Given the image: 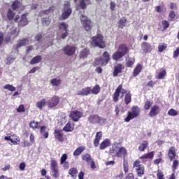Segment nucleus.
Wrapping results in <instances>:
<instances>
[{"label": "nucleus", "instance_id": "f257e3e1", "mask_svg": "<svg viewBox=\"0 0 179 179\" xmlns=\"http://www.w3.org/2000/svg\"><path fill=\"white\" fill-rule=\"evenodd\" d=\"M92 45L93 47H99V48H104L106 47V42H104V38L101 34H97L92 38Z\"/></svg>", "mask_w": 179, "mask_h": 179}, {"label": "nucleus", "instance_id": "f03ea898", "mask_svg": "<svg viewBox=\"0 0 179 179\" xmlns=\"http://www.w3.org/2000/svg\"><path fill=\"white\" fill-rule=\"evenodd\" d=\"M139 114H141V109H139V107L133 106L131 111L127 112V116L124 120V122H129L131 120L139 117Z\"/></svg>", "mask_w": 179, "mask_h": 179}, {"label": "nucleus", "instance_id": "7ed1b4c3", "mask_svg": "<svg viewBox=\"0 0 179 179\" xmlns=\"http://www.w3.org/2000/svg\"><path fill=\"white\" fill-rule=\"evenodd\" d=\"M110 153L115 157H122L127 155V150L124 147L118 148L117 145H113L110 150Z\"/></svg>", "mask_w": 179, "mask_h": 179}, {"label": "nucleus", "instance_id": "20e7f679", "mask_svg": "<svg viewBox=\"0 0 179 179\" xmlns=\"http://www.w3.org/2000/svg\"><path fill=\"white\" fill-rule=\"evenodd\" d=\"M127 52H128V48L127 45H121L119 47L118 50L113 55V59H114V61H118L119 59H121Z\"/></svg>", "mask_w": 179, "mask_h": 179}, {"label": "nucleus", "instance_id": "39448f33", "mask_svg": "<svg viewBox=\"0 0 179 179\" xmlns=\"http://www.w3.org/2000/svg\"><path fill=\"white\" fill-rule=\"evenodd\" d=\"M80 20L86 31H90V30H92V27H93V22H92V20L89 19L86 15L81 14L80 16Z\"/></svg>", "mask_w": 179, "mask_h": 179}, {"label": "nucleus", "instance_id": "423d86ee", "mask_svg": "<svg viewBox=\"0 0 179 179\" xmlns=\"http://www.w3.org/2000/svg\"><path fill=\"white\" fill-rule=\"evenodd\" d=\"M110 61V55L108 52H105L103 54V57H100L99 59H96L94 65L95 66H97L99 65H101L102 66H105V65H107L108 64V62Z\"/></svg>", "mask_w": 179, "mask_h": 179}, {"label": "nucleus", "instance_id": "0eeeda50", "mask_svg": "<svg viewBox=\"0 0 179 179\" xmlns=\"http://www.w3.org/2000/svg\"><path fill=\"white\" fill-rule=\"evenodd\" d=\"M71 15H72V8H71V3L67 1L64 5L62 18L63 20H65L66 19H68Z\"/></svg>", "mask_w": 179, "mask_h": 179}, {"label": "nucleus", "instance_id": "6e6552de", "mask_svg": "<svg viewBox=\"0 0 179 179\" xmlns=\"http://www.w3.org/2000/svg\"><path fill=\"white\" fill-rule=\"evenodd\" d=\"M120 93L122 94L121 97H124V95L125 94V93H127V91L122 89V85H120L117 87L113 94V101H115V103H117V101H118V97H120Z\"/></svg>", "mask_w": 179, "mask_h": 179}, {"label": "nucleus", "instance_id": "1a4fd4ad", "mask_svg": "<svg viewBox=\"0 0 179 179\" xmlns=\"http://www.w3.org/2000/svg\"><path fill=\"white\" fill-rule=\"evenodd\" d=\"M69 117L73 121H74V122H78V121H79V119L83 117V113H82L79 110H73L71 112Z\"/></svg>", "mask_w": 179, "mask_h": 179}, {"label": "nucleus", "instance_id": "9d476101", "mask_svg": "<svg viewBox=\"0 0 179 179\" xmlns=\"http://www.w3.org/2000/svg\"><path fill=\"white\" fill-rule=\"evenodd\" d=\"M64 53L65 55H69L71 57V55H73L75 54V51H76V48L74 46L71 45H66L63 48Z\"/></svg>", "mask_w": 179, "mask_h": 179}, {"label": "nucleus", "instance_id": "9b49d317", "mask_svg": "<svg viewBox=\"0 0 179 179\" xmlns=\"http://www.w3.org/2000/svg\"><path fill=\"white\" fill-rule=\"evenodd\" d=\"M160 113V107L159 106L155 105L152 106L150 111L149 113V117L153 118V117H156L157 114Z\"/></svg>", "mask_w": 179, "mask_h": 179}, {"label": "nucleus", "instance_id": "f8f14e48", "mask_svg": "<svg viewBox=\"0 0 179 179\" xmlns=\"http://www.w3.org/2000/svg\"><path fill=\"white\" fill-rule=\"evenodd\" d=\"M58 103H59V97L57 96H54L49 101L48 106L50 108H52L53 107H57L58 106Z\"/></svg>", "mask_w": 179, "mask_h": 179}, {"label": "nucleus", "instance_id": "ddd939ff", "mask_svg": "<svg viewBox=\"0 0 179 179\" xmlns=\"http://www.w3.org/2000/svg\"><path fill=\"white\" fill-rule=\"evenodd\" d=\"M27 14H23L21 17L20 20L18 22L19 27H24L29 24V20H27Z\"/></svg>", "mask_w": 179, "mask_h": 179}, {"label": "nucleus", "instance_id": "4468645a", "mask_svg": "<svg viewBox=\"0 0 179 179\" xmlns=\"http://www.w3.org/2000/svg\"><path fill=\"white\" fill-rule=\"evenodd\" d=\"M92 94V89L90 87H87L81 90L78 91V96H88Z\"/></svg>", "mask_w": 179, "mask_h": 179}, {"label": "nucleus", "instance_id": "2eb2a0df", "mask_svg": "<svg viewBox=\"0 0 179 179\" xmlns=\"http://www.w3.org/2000/svg\"><path fill=\"white\" fill-rule=\"evenodd\" d=\"M54 135L59 142H64V133H62V130H55Z\"/></svg>", "mask_w": 179, "mask_h": 179}, {"label": "nucleus", "instance_id": "dca6fc26", "mask_svg": "<svg viewBox=\"0 0 179 179\" xmlns=\"http://www.w3.org/2000/svg\"><path fill=\"white\" fill-rule=\"evenodd\" d=\"M123 69H124V66L121 64H118L114 68L113 76L115 77L118 76V73H121Z\"/></svg>", "mask_w": 179, "mask_h": 179}, {"label": "nucleus", "instance_id": "f3484780", "mask_svg": "<svg viewBox=\"0 0 179 179\" xmlns=\"http://www.w3.org/2000/svg\"><path fill=\"white\" fill-rule=\"evenodd\" d=\"M141 48L143 51V52H150L152 51V45H150L148 43L143 42L141 45Z\"/></svg>", "mask_w": 179, "mask_h": 179}, {"label": "nucleus", "instance_id": "a211bd4d", "mask_svg": "<svg viewBox=\"0 0 179 179\" xmlns=\"http://www.w3.org/2000/svg\"><path fill=\"white\" fill-rule=\"evenodd\" d=\"M110 145L111 141H110V139L108 138H106L100 144L99 149L101 150H104L106 148H108V146H110Z\"/></svg>", "mask_w": 179, "mask_h": 179}, {"label": "nucleus", "instance_id": "6ab92c4d", "mask_svg": "<svg viewBox=\"0 0 179 179\" xmlns=\"http://www.w3.org/2000/svg\"><path fill=\"white\" fill-rule=\"evenodd\" d=\"M168 156L169 157L170 160H173L176 159V148L174 147H170L168 152Z\"/></svg>", "mask_w": 179, "mask_h": 179}, {"label": "nucleus", "instance_id": "aec40b11", "mask_svg": "<svg viewBox=\"0 0 179 179\" xmlns=\"http://www.w3.org/2000/svg\"><path fill=\"white\" fill-rule=\"evenodd\" d=\"M88 121L90 124H97L99 121V115H91L88 117Z\"/></svg>", "mask_w": 179, "mask_h": 179}, {"label": "nucleus", "instance_id": "412c9836", "mask_svg": "<svg viewBox=\"0 0 179 179\" xmlns=\"http://www.w3.org/2000/svg\"><path fill=\"white\" fill-rule=\"evenodd\" d=\"M40 133L45 139L48 138V131H47V127L45 126L41 127Z\"/></svg>", "mask_w": 179, "mask_h": 179}, {"label": "nucleus", "instance_id": "4be33fe9", "mask_svg": "<svg viewBox=\"0 0 179 179\" xmlns=\"http://www.w3.org/2000/svg\"><path fill=\"white\" fill-rule=\"evenodd\" d=\"M29 44V39L24 38L23 40H20L17 43V48H20V47H23L24 45H27Z\"/></svg>", "mask_w": 179, "mask_h": 179}, {"label": "nucleus", "instance_id": "5701e85b", "mask_svg": "<svg viewBox=\"0 0 179 179\" xmlns=\"http://www.w3.org/2000/svg\"><path fill=\"white\" fill-rule=\"evenodd\" d=\"M7 30H10L9 34L11 35L17 34L19 33V31H17V29L13 27V24L8 25Z\"/></svg>", "mask_w": 179, "mask_h": 179}, {"label": "nucleus", "instance_id": "b1692460", "mask_svg": "<svg viewBox=\"0 0 179 179\" xmlns=\"http://www.w3.org/2000/svg\"><path fill=\"white\" fill-rule=\"evenodd\" d=\"M86 149L85 146L82 145L78 147L74 152H73V156H79L82 155V152Z\"/></svg>", "mask_w": 179, "mask_h": 179}, {"label": "nucleus", "instance_id": "393cba45", "mask_svg": "<svg viewBox=\"0 0 179 179\" xmlns=\"http://www.w3.org/2000/svg\"><path fill=\"white\" fill-rule=\"evenodd\" d=\"M148 145H149V143H148V141H143L138 146V150L140 152H145V149L148 148Z\"/></svg>", "mask_w": 179, "mask_h": 179}, {"label": "nucleus", "instance_id": "a878e982", "mask_svg": "<svg viewBox=\"0 0 179 179\" xmlns=\"http://www.w3.org/2000/svg\"><path fill=\"white\" fill-rule=\"evenodd\" d=\"M22 8V3L17 1H15L12 4V9L13 10H19Z\"/></svg>", "mask_w": 179, "mask_h": 179}, {"label": "nucleus", "instance_id": "bb28decb", "mask_svg": "<svg viewBox=\"0 0 179 179\" xmlns=\"http://www.w3.org/2000/svg\"><path fill=\"white\" fill-rule=\"evenodd\" d=\"M60 32L68 31V24L66 22H62L59 25Z\"/></svg>", "mask_w": 179, "mask_h": 179}, {"label": "nucleus", "instance_id": "cd10ccee", "mask_svg": "<svg viewBox=\"0 0 179 179\" xmlns=\"http://www.w3.org/2000/svg\"><path fill=\"white\" fill-rule=\"evenodd\" d=\"M138 177H142L145 174V166L136 169Z\"/></svg>", "mask_w": 179, "mask_h": 179}, {"label": "nucleus", "instance_id": "c85d7f7f", "mask_svg": "<svg viewBox=\"0 0 179 179\" xmlns=\"http://www.w3.org/2000/svg\"><path fill=\"white\" fill-rule=\"evenodd\" d=\"M90 50L87 48H85L80 53V58H86L89 55Z\"/></svg>", "mask_w": 179, "mask_h": 179}, {"label": "nucleus", "instance_id": "c756f323", "mask_svg": "<svg viewBox=\"0 0 179 179\" xmlns=\"http://www.w3.org/2000/svg\"><path fill=\"white\" fill-rule=\"evenodd\" d=\"M40 61H41V56L38 55V56H36L35 57H34L31 60L30 64H31V65H34V64H38V62H40Z\"/></svg>", "mask_w": 179, "mask_h": 179}, {"label": "nucleus", "instance_id": "7c9ffc66", "mask_svg": "<svg viewBox=\"0 0 179 179\" xmlns=\"http://www.w3.org/2000/svg\"><path fill=\"white\" fill-rule=\"evenodd\" d=\"M153 156H155L154 152H150L147 154H144L140 159H153Z\"/></svg>", "mask_w": 179, "mask_h": 179}, {"label": "nucleus", "instance_id": "2f4dec72", "mask_svg": "<svg viewBox=\"0 0 179 179\" xmlns=\"http://www.w3.org/2000/svg\"><path fill=\"white\" fill-rule=\"evenodd\" d=\"M141 71H142V65L138 64L137 66L134 69V76H138L139 73H141Z\"/></svg>", "mask_w": 179, "mask_h": 179}, {"label": "nucleus", "instance_id": "473e14b6", "mask_svg": "<svg viewBox=\"0 0 179 179\" xmlns=\"http://www.w3.org/2000/svg\"><path fill=\"white\" fill-rule=\"evenodd\" d=\"M91 93L93 94H99L100 93V85H96L92 90Z\"/></svg>", "mask_w": 179, "mask_h": 179}, {"label": "nucleus", "instance_id": "72a5a7b5", "mask_svg": "<svg viewBox=\"0 0 179 179\" xmlns=\"http://www.w3.org/2000/svg\"><path fill=\"white\" fill-rule=\"evenodd\" d=\"M69 174L73 178H75V177H76V174H78V169H76V168H71L69 171Z\"/></svg>", "mask_w": 179, "mask_h": 179}, {"label": "nucleus", "instance_id": "f704fd0d", "mask_svg": "<svg viewBox=\"0 0 179 179\" xmlns=\"http://www.w3.org/2000/svg\"><path fill=\"white\" fill-rule=\"evenodd\" d=\"M39 124L38 122L32 121L29 123V127L32 128V129H38V128H40V126H38Z\"/></svg>", "mask_w": 179, "mask_h": 179}, {"label": "nucleus", "instance_id": "c9c22d12", "mask_svg": "<svg viewBox=\"0 0 179 179\" xmlns=\"http://www.w3.org/2000/svg\"><path fill=\"white\" fill-rule=\"evenodd\" d=\"M83 160L87 162V164H90V161L92 160V157L89 154H85L82 156Z\"/></svg>", "mask_w": 179, "mask_h": 179}, {"label": "nucleus", "instance_id": "e433bc0d", "mask_svg": "<svg viewBox=\"0 0 179 179\" xmlns=\"http://www.w3.org/2000/svg\"><path fill=\"white\" fill-rule=\"evenodd\" d=\"M45 106V99H42L36 103V107L41 110Z\"/></svg>", "mask_w": 179, "mask_h": 179}, {"label": "nucleus", "instance_id": "4c0bfd02", "mask_svg": "<svg viewBox=\"0 0 179 179\" xmlns=\"http://www.w3.org/2000/svg\"><path fill=\"white\" fill-rule=\"evenodd\" d=\"M127 24V19L121 18L118 22V26L120 29H124V27Z\"/></svg>", "mask_w": 179, "mask_h": 179}, {"label": "nucleus", "instance_id": "58836bf2", "mask_svg": "<svg viewBox=\"0 0 179 179\" xmlns=\"http://www.w3.org/2000/svg\"><path fill=\"white\" fill-rule=\"evenodd\" d=\"M63 131H65V132H72V131H73V127H72L71 123H67L63 128Z\"/></svg>", "mask_w": 179, "mask_h": 179}, {"label": "nucleus", "instance_id": "ea45409f", "mask_svg": "<svg viewBox=\"0 0 179 179\" xmlns=\"http://www.w3.org/2000/svg\"><path fill=\"white\" fill-rule=\"evenodd\" d=\"M50 83L52 85V86H59V85H61V80L58 78H54L51 80Z\"/></svg>", "mask_w": 179, "mask_h": 179}, {"label": "nucleus", "instance_id": "a19ab883", "mask_svg": "<svg viewBox=\"0 0 179 179\" xmlns=\"http://www.w3.org/2000/svg\"><path fill=\"white\" fill-rule=\"evenodd\" d=\"M166 48H167V44L166 43H160L158 45L159 52H163V51H164V50H166Z\"/></svg>", "mask_w": 179, "mask_h": 179}, {"label": "nucleus", "instance_id": "79ce46f5", "mask_svg": "<svg viewBox=\"0 0 179 179\" xmlns=\"http://www.w3.org/2000/svg\"><path fill=\"white\" fill-rule=\"evenodd\" d=\"M3 89H6V90H9L10 92H15V90H16V87L9 84L6 85L3 87Z\"/></svg>", "mask_w": 179, "mask_h": 179}, {"label": "nucleus", "instance_id": "37998d69", "mask_svg": "<svg viewBox=\"0 0 179 179\" xmlns=\"http://www.w3.org/2000/svg\"><path fill=\"white\" fill-rule=\"evenodd\" d=\"M7 17L9 20H12L13 17H15V13L12 9H8V13H7Z\"/></svg>", "mask_w": 179, "mask_h": 179}, {"label": "nucleus", "instance_id": "c03bdc74", "mask_svg": "<svg viewBox=\"0 0 179 179\" xmlns=\"http://www.w3.org/2000/svg\"><path fill=\"white\" fill-rule=\"evenodd\" d=\"M131 94H126L124 97V103L125 104H127V106H128V104L131 103Z\"/></svg>", "mask_w": 179, "mask_h": 179}, {"label": "nucleus", "instance_id": "a18cd8bd", "mask_svg": "<svg viewBox=\"0 0 179 179\" xmlns=\"http://www.w3.org/2000/svg\"><path fill=\"white\" fill-rule=\"evenodd\" d=\"M168 115L176 117V115H178V112L174 109H171L168 111Z\"/></svg>", "mask_w": 179, "mask_h": 179}, {"label": "nucleus", "instance_id": "49530a36", "mask_svg": "<svg viewBox=\"0 0 179 179\" xmlns=\"http://www.w3.org/2000/svg\"><path fill=\"white\" fill-rule=\"evenodd\" d=\"M89 0H80V8L81 9H86V2H88Z\"/></svg>", "mask_w": 179, "mask_h": 179}, {"label": "nucleus", "instance_id": "de8ad7c7", "mask_svg": "<svg viewBox=\"0 0 179 179\" xmlns=\"http://www.w3.org/2000/svg\"><path fill=\"white\" fill-rule=\"evenodd\" d=\"M106 122H107V120L99 116L97 124H99V125H106Z\"/></svg>", "mask_w": 179, "mask_h": 179}, {"label": "nucleus", "instance_id": "09e8293b", "mask_svg": "<svg viewBox=\"0 0 179 179\" xmlns=\"http://www.w3.org/2000/svg\"><path fill=\"white\" fill-rule=\"evenodd\" d=\"M66 159H68V155H66V154L62 155L60 158V164H64V163H66Z\"/></svg>", "mask_w": 179, "mask_h": 179}, {"label": "nucleus", "instance_id": "8fccbe9b", "mask_svg": "<svg viewBox=\"0 0 179 179\" xmlns=\"http://www.w3.org/2000/svg\"><path fill=\"white\" fill-rule=\"evenodd\" d=\"M51 166V170H55L58 169V165L57 164V161L52 160L50 164Z\"/></svg>", "mask_w": 179, "mask_h": 179}, {"label": "nucleus", "instance_id": "3c124183", "mask_svg": "<svg viewBox=\"0 0 179 179\" xmlns=\"http://www.w3.org/2000/svg\"><path fill=\"white\" fill-rule=\"evenodd\" d=\"M51 23L50 18H42V24L43 26H48Z\"/></svg>", "mask_w": 179, "mask_h": 179}, {"label": "nucleus", "instance_id": "603ef678", "mask_svg": "<svg viewBox=\"0 0 179 179\" xmlns=\"http://www.w3.org/2000/svg\"><path fill=\"white\" fill-rule=\"evenodd\" d=\"M134 62H135V59L130 58L127 60V66H129V68H131V66L134 65Z\"/></svg>", "mask_w": 179, "mask_h": 179}, {"label": "nucleus", "instance_id": "864d4df0", "mask_svg": "<svg viewBox=\"0 0 179 179\" xmlns=\"http://www.w3.org/2000/svg\"><path fill=\"white\" fill-rule=\"evenodd\" d=\"M51 171H52V177H54V178H58V176H59V173H58V169H52Z\"/></svg>", "mask_w": 179, "mask_h": 179}, {"label": "nucleus", "instance_id": "5fc2aeb1", "mask_svg": "<svg viewBox=\"0 0 179 179\" xmlns=\"http://www.w3.org/2000/svg\"><path fill=\"white\" fill-rule=\"evenodd\" d=\"M166 70H162V71L158 73L157 79H163L166 76Z\"/></svg>", "mask_w": 179, "mask_h": 179}, {"label": "nucleus", "instance_id": "6e6d98bb", "mask_svg": "<svg viewBox=\"0 0 179 179\" xmlns=\"http://www.w3.org/2000/svg\"><path fill=\"white\" fill-rule=\"evenodd\" d=\"M152 102L150 101H146L144 105L145 110H149L152 107Z\"/></svg>", "mask_w": 179, "mask_h": 179}, {"label": "nucleus", "instance_id": "4d7b16f0", "mask_svg": "<svg viewBox=\"0 0 179 179\" xmlns=\"http://www.w3.org/2000/svg\"><path fill=\"white\" fill-rule=\"evenodd\" d=\"M178 165H179L178 160L175 159V160L173 161V171H176L177 170V167H178Z\"/></svg>", "mask_w": 179, "mask_h": 179}, {"label": "nucleus", "instance_id": "13d9d810", "mask_svg": "<svg viewBox=\"0 0 179 179\" xmlns=\"http://www.w3.org/2000/svg\"><path fill=\"white\" fill-rule=\"evenodd\" d=\"M55 10V7L52 6L48 10L43 11V13H45V15H48V13H51L54 12Z\"/></svg>", "mask_w": 179, "mask_h": 179}, {"label": "nucleus", "instance_id": "bf43d9fd", "mask_svg": "<svg viewBox=\"0 0 179 179\" xmlns=\"http://www.w3.org/2000/svg\"><path fill=\"white\" fill-rule=\"evenodd\" d=\"M133 166L136 169H140L141 167L143 166L141 165V162H139V161L134 162Z\"/></svg>", "mask_w": 179, "mask_h": 179}, {"label": "nucleus", "instance_id": "052dcab7", "mask_svg": "<svg viewBox=\"0 0 179 179\" xmlns=\"http://www.w3.org/2000/svg\"><path fill=\"white\" fill-rule=\"evenodd\" d=\"M17 113H24V106L20 105L18 108H17Z\"/></svg>", "mask_w": 179, "mask_h": 179}, {"label": "nucleus", "instance_id": "680f3d73", "mask_svg": "<svg viewBox=\"0 0 179 179\" xmlns=\"http://www.w3.org/2000/svg\"><path fill=\"white\" fill-rule=\"evenodd\" d=\"M115 2H114V1H111L110 3V10H112V11H114V10H115Z\"/></svg>", "mask_w": 179, "mask_h": 179}, {"label": "nucleus", "instance_id": "e2e57ef3", "mask_svg": "<svg viewBox=\"0 0 179 179\" xmlns=\"http://www.w3.org/2000/svg\"><path fill=\"white\" fill-rule=\"evenodd\" d=\"M162 26H163L164 29H167V27H169V26H170V23H169L168 21L163 20Z\"/></svg>", "mask_w": 179, "mask_h": 179}, {"label": "nucleus", "instance_id": "0e129e2a", "mask_svg": "<svg viewBox=\"0 0 179 179\" xmlns=\"http://www.w3.org/2000/svg\"><path fill=\"white\" fill-rule=\"evenodd\" d=\"M157 177L158 179H164V175L163 174V173H162V171H158Z\"/></svg>", "mask_w": 179, "mask_h": 179}, {"label": "nucleus", "instance_id": "69168bd1", "mask_svg": "<svg viewBox=\"0 0 179 179\" xmlns=\"http://www.w3.org/2000/svg\"><path fill=\"white\" fill-rule=\"evenodd\" d=\"M102 136H103V134H101V131H99L96 134L95 139H98L101 141Z\"/></svg>", "mask_w": 179, "mask_h": 179}, {"label": "nucleus", "instance_id": "338daca9", "mask_svg": "<svg viewBox=\"0 0 179 179\" xmlns=\"http://www.w3.org/2000/svg\"><path fill=\"white\" fill-rule=\"evenodd\" d=\"M61 33H62V38L63 40H65V38H66V37H68V31H62Z\"/></svg>", "mask_w": 179, "mask_h": 179}, {"label": "nucleus", "instance_id": "774afa93", "mask_svg": "<svg viewBox=\"0 0 179 179\" xmlns=\"http://www.w3.org/2000/svg\"><path fill=\"white\" fill-rule=\"evenodd\" d=\"M89 164H90V167L92 170H94V169H96V164L94 163V161L93 159L90 161Z\"/></svg>", "mask_w": 179, "mask_h": 179}]
</instances>
